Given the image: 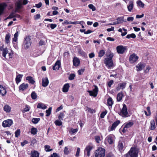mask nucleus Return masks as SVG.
I'll use <instances>...</instances> for the list:
<instances>
[{"label": "nucleus", "instance_id": "1", "mask_svg": "<svg viewBox=\"0 0 157 157\" xmlns=\"http://www.w3.org/2000/svg\"><path fill=\"white\" fill-rule=\"evenodd\" d=\"M114 56V54L112 52L107 56V57L105 58L104 63L108 67L110 68L113 66V62L112 58Z\"/></svg>", "mask_w": 157, "mask_h": 157}, {"label": "nucleus", "instance_id": "2", "mask_svg": "<svg viewBox=\"0 0 157 157\" xmlns=\"http://www.w3.org/2000/svg\"><path fill=\"white\" fill-rule=\"evenodd\" d=\"M105 151V150L104 149L99 147L96 150L94 153V157H104Z\"/></svg>", "mask_w": 157, "mask_h": 157}, {"label": "nucleus", "instance_id": "3", "mask_svg": "<svg viewBox=\"0 0 157 157\" xmlns=\"http://www.w3.org/2000/svg\"><path fill=\"white\" fill-rule=\"evenodd\" d=\"M138 153L137 149L135 147H132L128 152V154L132 157H137Z\"/></svg>", "mask_w": 157, "mask_h": 157}, {"label": "nucleus", "instance_id": "4", "mask_svg": "<svg viewBox=\"0 0 157 157\" xmlns=\"http://www.w3.org/2000/svg\"><path fill=\"white\" fill-rule=\"evenodd\" d=\"M31 39L29 36H27L25 38L24 41V47L25 49L28 48L31 46Z\"/></svg>", "mask_w": 157, "mask_h": 157}, {"label": "nucleus", "instance_id": "5", "mask_svg": "<svg viewBox=\"0 0 157 157\" xmlns=\"http://www.w3.org/2000/svg\"><path fill=\"white\" fill-rule=\"evenodd\" d=\"M121 115L124 117H128V112L127 108L126 105L125 104H123V108L120 113Z\"/></svg>", "mask_w": 157, "mask_h": 157}, {"label": "nucleus", "instance_id": "6", "mask_svg": "<svg viewBox=\"0 0 157 157\" xmlns=\"http://www.w3.org/2000/svg\"><path fill=\"white\" fill-rule=\"evenodd\" d=\"M94 88L93 90H88L87 92L89 93L90 96H93L94 97H96L98 93V88L97 86H94Z\"/></svg>", "mask_w": 157, "mask_h": 157}, {"label": "nucleus", "instance_id": "7", "mask_svg": "<svg viewBox=\"0 0 157 157\" xmlns=\"http://www.w3.org/2000/svg\"><path fill=\"white\" fill-rule=\"evenodd\" d=\"M117 52L118 54H123L126 50V47L122 45L118 46L116 48Z\"/></svg>", "mask_w": 157, "mask_h": 157}, {"label": "nucleus", "instance_id": "8", "mask_svg": "<svg viewBox=\"0 0 157 157\" xmlns=\"http://www.w3.org/2000/svg\"><path fill=\"white\" fill-rule=\"evenodd\" d=\"M13 122L12 120L8 119L4 121L2 123V126L4 127H10L13 124Z\"/></svg>", "mask_w": 157, "mask_h": 157}, {"label": "nucleus", "instance_id": "9", "mask_svg": "<svg viewBox=\"0 0 157 157\" xmlns=\"http://www.w3.org/2000/svg\"><path fill=\"white\" fill-rule=\"evenodd\" d=\"M138 57L136 55L133 53L129 57V60L131 63H133L136 62L138 59Z\"/></svg>", "mask_w": 157, "mask_h": 157}, {"label": "nucleus", "instance_id": "10", "mask_svg": "<svg viewBox=\"0 0 157 157\" xmlns=\"http://www.w3.org/2000/svg\"><path fill=\"white\" fill-rule=\"evenodd\" d=\"M107 140L109 143L111 144L113 143L115 139V136L113 135H110L107 137Z\"/></svg>", "mask_w": 157, "mask_h": 157}, {"label": "nucleus", "instance_id": "11", "mask_svg": "<svg viewBox=\"0 0 157 157\" xmlns=\"http://www.w3.org/2000/svg\"><path fill=\"white\" fill-rule=\"evenodd\" d=\"M61 65V63L59 60H57L54 65L53 67V70H58L60 67Z\"/></svg>", "mask_w": 157, "mask_h": 157}, {"label": "nucleus", "instance_id": "12", "mask_svg": "<svg viewBox=\"0 0 157 157\" xmlns=\"http://www.w3.org/2000/svg\"><path fill=\"white\" fill-rule=\"evenodd\" d=\"M49 81L47 77L43 78L42 79V85L43 86L45 87L48 84Z\"/></svg>", "mask_w": 157, "mask_h": 157}, {"label": "nucleus", "instance_id": "13", "mask_svg": "<svg viewBox=\"0 0 157 157\" xmlns=\"http://www.w3.org/2000/svg\"><path fill=\"white\" fill-rule=\"evenodd\" d=\"M92 149V147L90 146H88L86 147L84 151L85 154H87L88 156L90 155V151Z\"/></svg>", "mask_w": 157, "mask_h": 157}, {"label": "nucleus", "instance_id": "14", "mask_svg": "<svg viewBox=\"0 0 157 157\" xmlns=\"http://www.w3.org/2000/svg\"><path fill=\"white\" fill-rule=\"evenodd\" d=\"M0 50L2 51V56L6 58V54L8 53V51L7 48L3 49L2 46L0 47Z\"/></svg>", "mask_w": 157, "mask_h": 157}, {"label": "nucleus", "instance_id": "15", "mask_svg": "<svg viewBox=\"0 0 157 157\" xmlns=\"http://www.w3.org/2000/svg\"><path fill=\"white\" fill-rule=\"evenodd\" d=\"M28 87V84H25L24 83H23L19 86V90L23 91L26 89Z\"/></svg>", "mask_w": 157, "mask_h": 157}, {"label": "nucleus", "instance_id": "16", "mask_svg": "<svg viewBox=\"0 0 157 157\" xmlns=\"http://www.w3.org/2000/svg\"><path fill=\"white\" fill-rule=\"evenodd\" d=\"M73 62L74 65L76 67L79 66L80 63L79 60L76 57L74 58Z\"/></svg>", "mask_w": 157, "mask_h": 157}, {"label": "nucleus", "instance_id": "17", "mask_svg": "<svg viewBox=\"0 0 157 157\" xmlns=\"http://www.w3.org/2000/svg\"><path fill=\"white\" fill-rule=\"evenodd\" d=\"M144 64L142 63H139L136 67L137 71H141L144 67Z\"/></svg>", "mask_w": 157, "mask_h": 157}, {"label": "nucleus", "instance_id": "18", "mask_svg": "<svg viewBox=\"0 0 157 157\" xmlns=\"http://www.w3.org/2000/svg\"><path fill=\"white\" fill-rule=\"evenodd\" d=\"M70 87V86L69 83L65 84L63 88V92H67L68 91L69 88Z\"/></svg>", "mask_w": 157, "mask_h": 157}, {"label": "nucleus", "instance_id": "19", "mask_svg": "<svg viewBox=\"0 0 157 157\" xmlns=\"http://www.w3.org/2000/svg\"><path fill=\"white\" fill-rule=\"evenodd\" d=\"M134 6L133 1H131L129 2V5L128 6V10L129 12H131L133 9Z\"/></svg>", "mask_w": 157, "mask_h": 157}, {"label": "nucleus", "instance_id": "20", "mask_svg": "<svg viewBox=\"0 0 157 157\" xmlns=\"http://www.w3.org/2000/svg\"><path fill=\"white\" fill-rule=\"evenodd\" d=\"M120 123V121L119 120L117 121L114 122L112 125V127H111V130H113Z\"/></svg>", "mask_w": 157, "mask_h": 157}, {"label": "nucleus", "instance_id": "21", "mask_svg": "<svg viewBox=\"0 0 157 157\" xmlns=\"http://www.w3.org/2000/svg\"><path fill=\"white\" fill-rule=\"evenodd\" d=\"M22 4L21 1H18L16 3V7L15 12H16L17 10L21 8Z\"/></svg>", "mask_w": 157, "mask_h": 157}, {"label": "nucleus", "instance_id": "22", "mask_svg": "<svg viewBox=\"0 0 157 157\" xmlns=\"http://www.w3.org/2000/svg\"><path fill=\"white\" fill-rule=\"evenodd\" d=\"M123 95L122 92H121L117 94V100L118 101H120L122 99Z\"/></svg>", "mask_w": 157, "mask_h": 157}, {"label": "nucleus", "instance_id": "23", "mask_svg": "<svg viewBox=\"0 0 157 157\" xmlns=\"http://www.w3.org/2000/svg\"><path fill=\"white\" fill-rule=\"evenodd\" d=\"M10 36L9 33L6 34L5 36V42L7 44H9L10 42Z\"/></svg>", "mask_w": 157, "mask_h": 157}, {"label": "nucleus", "instance_id": "24", "mask_svg": "<svg viewBox=\"0 0 157 157\" xmlns=\"http://www.w3.org/2000/svg\"><path fill=\"white\" fill-rule=\"evenodd\" d=\"M22 76L23 75H18L16 76V82L17 84L21 81V78Z\"/></svg>", "mask_w": 157, "mask_h": 157}, {"label": "nucleus", "instance_id": "25", "mask_svg": "<svg viewBox=\"0 0 157 157\" xmlns=\"http://www.w3.org/2000/svg\"><path fill=\"white\" fill-rule=\"evenodd\" d=\"M47 106L43 103H38L37 105V108L39 109H44L47 108Z\"/></svg>", "mask_w": 157, "mask_h": 157}, {"label": "nucleus", "instance_id": "26", "mask_svg": "<svg viewBox=\"0 0 157 157\" xmlns=\"http://www.w3.org/2000/svg\"><path fill=\"white\" fill-rule=\"evenodd\" d=\"M3 108L4 110L7 113H9L11 111V108L8 105H5Z\"/></svg>", "mask_w": 157, "mask_h": 157}, {"label": "nucleus", "instance_id": "27", "mask_svg": "<svg viewBox=\"0 0 157 157\" xmlns=\"http://www.w3.org/2000/svg\"><path fill=\"white\" fill-rule=\"evenodd\" d=\"M39 153L36 151H31V157H39Z\"/></svg>", "mask_w": 157, "mask_h": 157}, {"label": "nucleus", "instance_id": "28", "mask_svg": "<svg viewBox=\"0 0 157 157\" xmlns=\"http://www.w3.org/2000/svg\"><path fill=\"white\" fill-rule=\"evenodd\" d=\"M117 21L119 23V24H120L123 23V22H126V21L124 20V17H120L117 18Z\"/></svg>", "mask_w": 157, "mask_h": 157}, {"label": "nucleus", "instance_id": "29", "mask_svg": "<svg viewBox=\"0 0 157 157\" xmlns=\"http://www.w3.org/2000/svg\"><path fill=\"white\" fill-rule=\"evenodd\" d=\"M26 80H28L29 82L32 84H34L35 82L34 80L33 79V78L31 76H28L26 77Z\"/></svg>", "mask_w": 157, "mask_h": 157}, {"label": "nucleus", "instance_id": "30", "mask_svg": "<svg viewBox=\"0 0 157 157\" xmlns=\"http://www.w3.org/2000/svg\"><path fill=\"white\" fill-rule=\"evenodd\" d=\"M155 128V122L154 120L151 121V127L150 129L151 130H153Z\"/></svg>", "mask_w": 157, "mask_h": 157}, {"label": "nucleus", "instance_id": "31", "mask_svg": "<svg viewBox=\"0 0 157 157\" xmlns=\"http://www.w3.org/2000/svg\"><path fill=\"white\" fill-rule=\"evenodd\" d=\"M113 100L111 97H109L108 98L107 100V104L108 105L110 106H111L113 104Z\"/></svg>", "mask_w": 157, "mask_h": 157}, {"label": "nucleus", "instance_id": "32", "mask_svg": "<svg viewBox=\"0 0 157 157\" xmlns=\"http://www.w3.org/2000/svg\"><path fill=\"white\" fill-rule=\"evenodd\" d=\"M37 132V129L33 127L31 128V133L34 135L36 134Z\"/></svg>", "mask_w": 157, "mask_h": 157}, {"label": "nucleus", "instance_id": "33", "mask_svg": "<svg viewBox=\"0 0 157 157\" xmlns=\"http://www.w3.org/2000/svg\"><path fill=\"white\" fill-rule=\"evenodd\" d=\"M105 53V51L103 50H101L98 53V56L101 57L104 56Z\"/></svg>", "mask_w": 157, "mask_h": 157}, {"label": "nucleus", "instance_id": "34", "mask_svg": "<svg viewBox=\"0 0 157 157\" xmlns=\"http://www.w3.org/2000/svg\"><path fill=\"white\" fill-rule=\"evenodd\" d=\"M50 146L48 145H46L44 146L45 150L47 151H51L52 150V149L50 148Z\"/></svg>", "mask_w": 157, "mask_h": 157}, {"label": "nucleus", "instance_id": "35", "mask_svg": "<svg viewBox=\"0 0 157 157\" xmlns=\"http://www.w3.org/2000/svg\"><path fill=\"white\" fill-rule=\"evenodd\" d=\"M52 108L51 107H49L48 109L46 111V116H49L51 114V112L52 111Z\"/></svg>", "mask_w": 157, "mask_h": 157}, {"label": "nucleus", "instance_id": "36", "mask_svg": "<svg viewBox=\"0 0 157 157\" xmlns=\"http://www.w3.org/2000/svg\"><path fill=\"white\" fill-rule=\"evenodd\" d=\"M137 4L138 6L140 7H144V4L140 0L137 1Z\"/></svg>", "mask_w": 157, "mask_h": 157}, {"label": "nucleus", "instance_id": "37", "mask_svg": "<svg viewBox=\"0 0 157 157\" xmlns=\"http://www.w3.org/2000/svg\"><path fill=\"white\" fill-rule=\"evenodd\" d=\"M126 38L129 39L130 38H135L136 37V36L134 33H132L130 34H128L126 36Z\"/></svg>", "mask_w": 157, "mask_h": 157}, {"label": "nucleus", "instance_id": "38", "mask_svg": "<svg viewBox=\"0 0 157 157\" xmlns=\"http://www.w3.org/2000/svg\"><path fill=\"white\" fill-rule=\"evenodd\" d=\"M15 13L14 12H12L11 13L10 15H9L8 17L6 19V20H7V19H9L10 18H12L14 17H15Z\"/></svg>", "mask_w": 157, "mask_h": 157}, {"label": "nucleus", "instance_id": "39", "mask_svg": "<svg viewBox=\"0 0 157 157\" xmlns=\"http://www.w3.org/2000/svg\"><path fill=\"white\" fill-rule=\"evenodd\" d=\"M31 97L33 99H36L37 98V95L35 92H32L31 94Z\"/></svg>", "mask_w": 157, "mask_h": 157}, {"label": "nucleus", "instance_id": "40", "mask_svg": "<svg viewBox=\"0 0 157 157\" xmlns=\"http://www.w3.org/2000/svg\"><path fill=\"white\" fill-rule=\"evenodd\" d=\"M39 118H33L32 119V122L34 124H37L39 121Z\"/></svg>", "mask_w": 157, "mask_h": 157}, {"label": "nucleus", "instance_id": "41", "mask_svg": "<svg viewBox=\"0 0 157 157\" xmlns=\"http://www.w3.org/2000/svg\"><path fill=\"white\" fill-rule=\"evenodd\" d=\"M133 123L132 122H130L128 123L125 126V127H126V128H129L131 126H132L133 125Z\"/></svg>", "mask_w": 157, "mask_h": 157}, {"label": "nucleus", "instance_id": "42", "mask_svg": "<svg viewBox=\"0 0 157 157\" xmlns=\"http://www.w3.org/2000/svg\"><path fill=\"white\" fill-rule=\"evenodd\" d=\"M55 123L56 125L57 126H60L62 125V122L59 121L58 120H56L55 121Z\"/></svg>", "mask_w": 157, "mask_h": 157}, {"label": "nucleus", "instance_id": "43", "mask_svg": "<svg viewBox=\"0 0 157 157\" xmlns=\"http://www.w3.org/2000/svg\"><path fill=\"white\" fill-rule=\"evenodd\" d=\"M95 139L97 143H99L100 141L101 140L100 137L99 136H95Z\"/></svg>", "mask_w": 157, "mask_h": 157}, {"label": "nucleus", "instance_id": "44", "mask_svg": "<svg viewBox=\"0 0 157 157\" xmlns=\"http://www.w3.org/2000/svg\"><path fill=\"white\" fill-rule=\"evenodd\" d=\"M126 84V83L125 82H123L119 84V85L120 86L121 89H123L125 88Z\"/></svg>", "mask_w": 157, "mask_h": 157}, {"label": "nucleus", "instance_id": "45", "mask_svg": "<svg viewBox=\"0 0 157 157\" xmlns=\"http://www.w3.org/2000/svg\"><path fill=\"white\" fill-rule=\"evenodd\" d=\"M64 116V114L63 113H60L58 116V118L59 120L61 121L63 120V118Z\"/></svg>", "mask_w": 157, "mask_h": 157}, {"label": "nucleus", "instance_id": "46", "mask_svg": "<svg viewBox=\"0 0 157 157\" xmlns=\"http://www.w3.org/2000/svg\"><path fill=\"white\" fill-rule=\"evenodd\" d=\"M30 109V107L27 105H26L24 109L22 111L23 113L25 112L29 111Z\"/></svg>", "mask_w": 157, "mask_h": 157}, {"label": "nucleus", "instance_id": "47", "mask_svg": "<svg viewBox=\"0 0 157 157\" xmlns=\"http://www.w3.org/2000/svg\"><path fill=\"white\" fill-rule=\"evenodd\" d=\"M64 154L66 155H68L70 152L68 148L67 147H65L64 150Z\"/></svg>", "mask_w": 157, "mask_h": 157}, {"label": "nucleus", "instance_id": "48", "mask_svg": "<svg viewBox=\"0 0 157 157\" xmlns=\"http://www.w3.org/2000/svg\"><path fill=\"white\" fill-rule=\"evenodd\" d=\"M107 113V111L106 110H105L104 112H102L100 115L101 118H103Z\"/></svg>", "mask_w": 157, "mask_h": 157}, {"label": "nucleus", "instance_id": "49", "mask_svg": "<svg viewBox=\"0 0 157 157\" xmlns=\"http://www.w3.org/2000/svg\"><path fill=\"white\" fill-rule=\"evenodd\" d=\"M20 130L19 129H17L15 132V136L17 137L20 135Z\"/></svg>", "mask_w": 157, "mask_h": 157}, {"label": "nucleus", "instance_id": "50", "mask_svg": "<svg viewBox=\"0 0 157 157\" xmlns=\"http://www.w3.org/2000/svg\"><path fill=\"white\" fill-rule=\"evenodd\" d=\"M86 111L90 112L91 113H94L95 111L94 110L92 109H91L89 108H87V109L86 110Z\"/></svg>", "mask_w": 157, "mask_h": 157}, {"label": "nucleus", "instance_id": "51", "mask_svg": "<svg viewBox=\"0 0 157 157\" xmlns=\"http://www.w3.org/2000/svg\"><path fill=\"white\" fill-rule=\"evenodd\" d=\"M75 75L74 74H71L69 77V79L70 80H72L74 79Z\"/></svg>", "mask_w": 157, "mask_h": 157}, {"label": "nucleus", "instance_id": "52", "mask_svg": "<svg viewBox=\"0 0 157 157\" xmlns=\"http://www.w3.org/2000/svg\"><path fill=\"white\" fill-rule=\"evenodd\" d=\"M93 11H94L95 10V8L94 6L92 4H90L88 6Z\"/></svg>", "mask_w": 157, "mask_h": 157}, {"label": "nucleus", "instance_id": "53", "mask_svg": "<svg viewBox=\"0 0 157 157\" xmlns=\"http://www.w3.org/2000/svg\"><path fill=\"white\" fill-rule=\"evenodd\" d=\"M78 131V129L77 128L76 129H73L71 128L70 130V133L71 134L74 133L76 132H77Z\"/></svg>", "mask_w": 157, "mask_h": 157}, {"label": "nucleus", "instance_id": "54", "mask_svg": "<svg viewBox=\"0 0 157 157\" xmlns=\"http://www.w3.org/2000/svg\"><path fill=\"white\" fill-rule=\"evenodd\" d=\"M113 80H111L109 82H108L107 83L108 86L109 87H111V85L113 84Z\"/></svg>", "mask_w": 157, "mask_h": 157}, {"label": "nucleus", "instance_id": "55", "mask_svg": "<svg viewBox=\"0 0 157 157\" xmlns=\"http://www.w3.org/2000/svg\"><path fill=\"white\" fill-rule=\"evenodd\" d=\"M85 71L84 69H82L80 70H79L78 71V74L79 75H81Z\"/></svg>", "mask_w": 157, "mask_h": 157}, {"label": "nucleus", "instance_id": "56", "mask_svg": "<svg viewBox=\"0 0 157 157\" xmlns=\"http://www.w3.org/2000/svg\"><path fill=\"white\" fill-rule=\"evenodd\" d=\"M80 151V148L79 147H78L77 149V151L75 155V156L77 157H78L79 155V154Z\"/></svg>", "mask_w": 157, "mask_h": 157}, {"label": "nucleus", "instance_id": "57", "mask_svg": "<svg viewBox=\"0 0 157 157\" xmlns=\"http://www.w3.org/2000/svg\"><path fill=\"white\" fill-rule=\"evenodd\" d=\"M118 146L120 150H122L123 147V145L122 143H120L118 144Z\"/></svg>", "mask_w": 157, "mask_h": 157}, {"label": "nucleus", "instance_id": "58", "mask_svg": "<svg viewBox=\"0 0 157 157\" xmlns=\"http://www.w3.org/2000/svg\"><path fill=\"white\" fill-rule=\"evenodd\" d=\"M56 26L57 25L56 24H52L50 25V27L52 29H53L55 28L56 27Z\"/></svg>", "mask_w": 157, "mask_h": 157}, {"label": "nucleus", "instance_id": "59", "mask_svg": "<svg viewBox=\"0 0 157 157\" xmlns=\"http://www.w3.org/2000/svg\"><path fill=\"white\" fill-rule=\"evenodd\" d=\"M45 44V41L42 40H40L39 43V44L40 45H44Z\"/></svg>", "mask_w": 157, "mask_h": 157}, {"label": "nucleus", "instance_id": "60", "mask_svg": "<svg viewBox=\"0 0 157 157\" xmlns=\"http://www.w3.org/2000/svg\"><path fill=\"white\" fill-rule=\"evenodd\" d=\"M40 17V15L39 14H37L34 16V18L35 20L38 19Z\"/></svg>", "mask_w": 157, "mask_h": 157}, {"label": "nucleus", "instance_id": "61", "mask_svg": "<svg viewBox=\"0 0 157 157\" xmlns=\"http://www.w3.org/2000/svg\"><path fill=\"white\" fill-rule=\"evenodd\" d=\"M89 56L90 58H92L94 57L95 54L94 53H91L89 54Z\"/></svg>", "mask_w": 157, "mask_h": 157}, {"label": "nucleus", "instance_id": "62", "mask_svg": "<svg viewBox=\"0 0 157 157\" xmlns=\"http://www.w3.org/2000/svg\"><path fill=\"white\" fill-rule=\"evenodd\" d=\"M134 17H128L127 18V21H132L133 20Z\"/></svg>", "mask_w": 157, "mask_h": 157}, {"label": "nucleus", "instance_id": "63", "mask_svg": "<svg viewBox=\"0 0 157 157\" xmlns=\"http://www.w3.org/2000/svg\"><path fill=\"white\" fill-rule=\"evenodd\" d=\"M28 143V142L26 140H25L24 142H22L21 143V146H24L25 144H27Z\"/></svg>", "mask_w": 157, "mask_h": 157}, {"label": "nucleus", "instance_id": "64", "mask_svg": "<svg viewBox=\"0 0 157 157\" xmlns=\"http://www.w3.org/2000/svg\"><path fill=\"white\" fill-rule=\"evenodd\" d=\"M49 157H59L58 155L55 153H54L51 156Z\"/></svg>", "mask_w": 157, "mask_h": 157}]
</instances>
